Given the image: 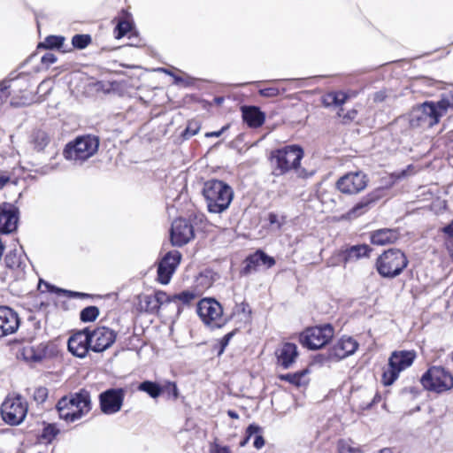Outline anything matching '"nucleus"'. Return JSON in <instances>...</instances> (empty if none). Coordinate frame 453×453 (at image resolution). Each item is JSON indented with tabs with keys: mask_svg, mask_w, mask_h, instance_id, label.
<instances>
[{
	"mask_svg": "<svg viewBox=\"0 0 453 453\" xmlns=\"http://www.w3.org/2000/svg\"><path fill=\"white\" fill-rule=\"evenodd\" d=\"M11 96L7 86H0V107L7 101Z\"/></svg>",
	"mask_w": 453,
	"mask_h": 453,
	"instance_id": "nucleus-52",
	"label": "nucleus"
},
{
	"mask_svg": "<svg viewBox=\"0 0 453 453\" xmlns=\"http://www.w3.org/2000/svg\"><path fill=\"white\" fill-rule=\"evenodd\" d=\"M182 255L179 250L168 251L159 261L157 270V280L166 285L170 282L173 273L181 261Z\"/></svg>",
	"mask_w": 453,
	"mask_h": 453,
	"instance_id": "nucleus-20",
	"label": "nucleus"
},
{
	"mask_svg": "<svg viewBox=\"0 0 453 453\" xmlns=\"http://www.w3.org/2000/svg\"><path fill=\"white\" fill-rule=\"evenodd\" d=\"M198 297H200L198 294L190 288L174 295H168V303H175L180 310V306H190Z\"/></svg>",
	"mask_w": 453,
	"mask_h": 453,
	"instance_id": "nucleus-32",
	"label": "nucleus"
},
{
	"mask_svg": "<svg viewBox=\"0 0 453 453\" xmlns=\"http://www.w3.org/2000/svg\"><path fill=\"white\" fill-rule=\"evenodd\" d=\"M28 411V404L25 398L18 395L7 396L1 405L3 420L11 426H17L23 422Z\"/></svg>",
	"mask_w": 453,
	"mask_h": 453,
	"instance_id": "nucleus-13",
	"label": "nucleus"
},
{
	"mask_svg": "<svg viewBox=\"0 0 453 453\" xmlns=\"http://www.w3.org/2000/svg\"><path fill=\"white\" fill-rule=\"evenodd\" d=\"M449 111H453V93L443 96L437 102L426 101L418 105L412 111L410 125L413 128H432Z\"/></svg>",
	"mask_w": 453,
	"mask_h": 453,
	"instance_id": "nucleus-1",
	"label": "nucleus"
},
{
	"mask_svg": "<svg viewBox=\"0 0 453 453\" xmlns=\"http://www.w3.org/2000/svg\"><path fill=\"white\" fill-rule=\"evenodd\" d=\"M202 195L207 211L215 214L226 211L234 199L232 187L218 179L206 180L203 185Z\"/></svg>",
	"mask_w": 453,
	"mask_h": 453,
	"instance_id": "nucleus-4",
	"label": "nucleus"
},
{
	"mask_svg": "<svg viewBox=\"0 0 453 453\" xmlns=\"http://www.w3.org/2000/svg\"><path fill=\"white\" fill-rule=\"evenodd\" d=\"M450 358H451V360L453 362V352L450 354Z\"/></svg>",
	"mask_w": 453,
	"mask_h": 453,
	"instance_id": "nucleus-64",
	"label": "nucleus"
},
{
	"mask_svg": "<svg viewBox=\"0 0 453 453\" xmlns=\"http://www.w3.org/2000/svg\"><path fill=\"white\" fill-rule=\"evenodd\" d=\"M217 273L210 268L201 271L196 277L191 288L201 296L207 289L212 287Z\"/></svg>",
	"mask_w": 453,
	"mask_h": 453,
	"instance_id": "nucleus-29",
	"label": "nucleus"
},
{
	"mask_svg": "<svg viewBox=\"0 0 453 453\" xmlns=\"http://www.w3.org/2000/svg\"><path fill=\"white\" fill-rule=\"evenodd\" d=\"M206 221L203 214H190L188 219L176 218L170 228V242L174 247H183L192 242L195 237V226Z\"/></svg>",
	"mask_w": 453,
	"mask_h": 453,
	"instance_id": "nucleus-7",
	"label": "nucleus"
},
{
	"mask_svg": "<svg viewBox=\"0 0 453 453\" xmlns=\"http://www.w3.org/2000/svg\"><path fill=\"white\" fill-rule=\"evenodd\" d=\"M49 395V390L45 387H38L35 389L33 394V399L39 404H42L46 402Z\"/></svg>",
	"mask_w": 453,
	"mask_h": 453,
	"instance_id": "nucleus-47",
	"label": "nucleus"
},
{
	"mask_svg": "<svg viewBox=\"0 0 453 453\" xmlns=\"http://www.w3.org/2000/svg\"><path fill=\"white\" fill-rule=\"evenodd\" d=\"M303 156V148L296 144L272 150L268 157L273 167L272 173L274 176H281L294 171L299 177L306 178L305 170L301 168Z\"/></svg>",
	"mask_w": 453,
	"mask_h": 453,
	"instance_id": "nucleus-3",
	"label": "nucleus"
},
{
	"mask_svg": "<svg viewBox=\"0 0 453 453\" xmlns=\"http://www.w3.org/2000/svg\"><path fill=\"white\" fill-rule=\"evenodd\" d=\"M436 144L443 150V153L447 154L449 158L453 159V130L438 138Z\"/></svg>",
	"mask_w": 453,
	"mask_h": 453,
	"instance_id": "nucleus-39",
	"label": "nucleus"
},
{
	"mask_svg": "<svg viewBox=\"0 0 453 453\" xmlns=\"http://www.w3.org/2000/svg\"><path fill=\"white\" fill-rule=\"evenodd\" d=\"M161 395H165L167 399L176 401L180 396L176 382L166 380L161 385Z\"/></svg>",
	"mask_w": 453,
	"mask_h": 453,
	"instance_id": "nucleus-42",
	"label": "nucleus"
},
{
	"mask_svg": "<svg viewBox=\"0 0 453 453\" xmlns=\"http://www.w3.org/2000/svg\"><path fill=\"white\" fill-rule=\"evenodd\" d=\"M98 147L97 136L80 135L65 145L63 153L66 159L85 161L96 153Z\"/></svg>",
	"mask_w": 453,
	"mask_h": 453,
	"instance_id": "nucleus-9",
	"label": "nucleus"
},
{
	"mask_svg": "<svg viewBox=\"0 0 453 453\" xmlns=\"http://www.w3.org/2000/svg\"><path fill=\"white\" fill-rule=\"evenodd\" d=\"M196 312L203 323L211 327L220 328L226 323L223 315V307L215 298H202L197 303Z\"/></svg>",
	"mask_w": 453,
	"mask_h": 453,
	"instance_id": "nucleus-11",
	"label": "nucleus"
},
{
	"mask_svg": "<svg viewBox=\"0 0 453 453\" xmlns=\"http://www.w3.org/2000/svg\"><path fill=\"white\" fill-rule=\"evenodd\" d=\"M350 98V95L344 91H330L325 93L321 98V104L325 108H339L336 116L340 119L342 125H349L356 120L358 111L356 109H350L344 112L342 105Z\"/></svg>",
	"mask_w": 453,
	"mask_h": 453,
	"instance_id": "nucleus-12",
	"label": "nucleus"
},
{
	"mask_svg": "<svg viewBox=\"0 0 453 453\" xmlns=\"http://www.w3.org/2000/svg\"><path fill=\"white\" fill-rule=\"evenodd\" d=\"M276 364L284 369H288L296 361L299 353L296 344L282 342L274 351Z\"/></svg>",
	"mask_w": 453,
	"mask_h": 453,
	"instance_id": "nucleus-24",
	"label": "nucleus"
},
{
	"mask_svg": "<svg viewBox=\"0 0 453 453\" xmlns=\"http://www.w3.org/2000/svg\"><path fill=\"white\" fill-rule=\"evenodd\" d=\"M5 270L0 273V280H17L23 276L26 263L17 250H10L4 257Z\"/></svg>",
	"mask_w": 453,
	"mask_h": 453,
	"instance_id": "nucleus-19",
	"label": "nucleus"
},
{
	"mask_svg": "<svg viewBox=\"0 0 453 453\" xmlns=\"http://www.w3.org/2000/svg\"><path fill=\"white\" fill-rule=\"evenodd\" d=\"M337 453H364L362 446L350 438H341L336 441Z\"/></svg>",
	"mask_w": 453,
	"mask_h": 453,
	"instance_id": "nucleus-37",
	"label": "nucleus"
},
{
	"mask_svg": "<svg viewBox=\"0 0 453 453\" xmlns=\"http://www.w3.org/2000/svg\"><path fill=\"white\" fill-rule=\"evenodd\" d=\"M29 142L35 150L42 152L50 142V136L42 128H34L29 135Z\"/></svg>",
	"mask_w": 453,
	"mask_h": 453,
	"instance_id": "nucleus-31",
	"label": "nucleus"
},
{
	"mask_svg": "<svg viewBox=\"0 0 453 453\" xmlns=\"http://www.w3.org/2000/svg\"><path fill=\"white\" fill-rule=\"evenodd\" d=\"M91 35L88 34H77L72 38V46L77 50H83L91 44Z\"/></svg>",
	"mask_w": 453,
	"mask_h": 453,
	"instance_id": "nucleus-43",
	"label": "nucleus"
},
{
	"mask_svg": "<svg viewBox=\"0 0 453 453\" xmlns=\"http://www.w3.org/2000/svg\"><path fill=\"white\" fill-rule=\"evenodd\" d=\"M420 382L425 389L443 394L453 388V375L442 366L433 365L423 373Z\"/></svg>",
	"mask_w": 453,
	"mask_h": 453,
	"instance_id": "nucleus-10",
	"label": "nucleus"
},
{
	"mask_svg": "<svg viewBox=\"0 0 453 453\" xmlns=\"http://www.w3.org/2000/svg\"><path fill=\"white\" fill-rule=\"evenodd\" d=\"M401 237L398 228H380L369 233V240L372 245L386 246L397 242Z\"/></svg>",
	"mask_w": 453,
	"mask_h": 453,
	"instance_id": "nucleus-26",
	"label": "nucleus"
},
{
	"mask_svg": "<svg viewBox=\"0 0 453 453\" xmlns=\"http://www.w3.org/2000/svg\"><path fill=\"white\" fill-rule=\"evenodd\" d=\"M19 326L18 313L8 306L0 305V338L15 333Z\"/></svg>",
	"mask_w": 453,
	"mask_h": 453,
	"instance_id": "nucleus-23",
	"label": "nucleus"
},
{
	"mask_svg": "<svg viewBox=\"0 0 453 453\" xmlns=\"http://www.w3.org/2000/svg\"><path fill=\"white\" fill-rule=\"evenodd\" d=\"M258 94L264 97H276L280 94V91L277 87H268L260 88Z\"/></svg>",
	"mask_w": 453,
	"mask_h": 453,
	"instance_id": "nucleus-49",
	"label": "nucleus"
},
{
	"mask_svg": "<svg viewBox=\"0 0 453 453\" xmlns=\"http://www.w3.org/2000/svg\"><path fill=\"white\" fill-rule=\"evenodd\" d=\"M242 117L243 122L250 128H258L265 121V114L257 106H242Z\"/></svg>",
	"mask_w": 453,
	"mask_h": 453,
	"instance_id": "nucleus-30",
	"label": "nucleus"
},
{
	"mask_svg": "<svg viewBox=\"0 0 453 453\" xmlns=\"http://www.w3.org/2000/svg\"><path fill=\"white\" fill-rule=\"evenodd\" d=\"M233 314L234 315H242L243 319L246 322H250L251 320L252 310H251L250 304L247 302L243 301L240 303L235 304L234 311H233Z\"/></svg>",
	"mask_w": 453,
	"mask_h": 453,
	"instance_id": "nucleus-44",
	"label": "nucleus"
},
{
	"mask_svg": "<svg viewBox=\"0 0 453 453\" xmlns=\"http://www.w3.org/2000/svg\"><path fill=\"white\" fill-rule=\"evenodd\" d=\"M57 61V57L53 53H45L41 59L42 64L49 66Z\"/></svg>",
	"mask_w": 453,
	"mask_h": 453,
	"instance_id": "nucleus-51",
	"label": "nucleus"
},
{
	"mask_svg": "<svg viewBox=\"0 0 453 453\" xmlns=\"http://www.w3.org/2000/svg\"><path fill=\"white\" fill-rule=\"evenodd\" d=\"M116 27L114 28V36L116 39L130 36L134 30V21L132 14L126 9H122L119 16L114 19Z\"/></svg>",
	"mask_w": 453,
	"mask_h": 453,
	"instance_id": "nucleus-27",
	"label": "nucleus"
},
{
	"mask_svg": "<svg viewBox=\"0 0 453 453\" xmlns=\"http://www.w3.org/2000/svg\"><path fill=\"white\" fill-rule=\"evenodd\" d=\"M137 390L146 393L153 399L161 395V384L152 380H143L137 386Z\"/></svg>",
	"mask_w": 453,
	"mask_h": 453,
	"instance_id": "nucleus-38",
	"label": "nucleus"
},
{
	"mask_svg": "<svg viewBox=\"0 0 453 453\" xmlns=\"http://www.w3.org/2000/svg\"><path fill=\"white\" fill-rule=\"evenodd\" d=\"M211 453H230V450L227 447L217 446Z\"/></svg>",
	"mask_w": 453,
	"mask_h": 453,
	"instance_id": "nucleus-60",
	"label": "nucleus"
},
{
	"mask_svg": "<svg viewBox=\"0 0 453 453\" xmlns=\"http://www.w3.org/2000/svg\"><path fill=\"white\" fill-rule=\"evenodd\" d=\"M380 401H381V395L379 392H377L374 395L372 402L370 403H368L365 409H370L372 405L379 403Z\"/></svg>",
	"mask_w": 453,
	"mask_h": 453,
	"instance_id": "nucleus-57",
	"label": "nucleus"
},
{
	"mask_svg": "<svg viewBox=\"0 0 453 453\" xmlns=\"http://www.w3.org/2000/svg\"><path fill=\"white\" fill-rule=\"evenodd\" d=\"M93 408L91 393L85 388L69 392L56 404L58 418L67 424L74 423L87 416Z\"/></svg>",
	"mask_w": 453,
	"mask_h": 453,
	"instance_id": "nucleus-2",
	"label": "nucleus"
},
{
	"mask_svg": "<svg viewBox=\"0 0 453 453\" xmlns=\"http://www.w3.org/2000/svg\"><path fill=\"white\" fill-rule=\"evenodd\" d=\"M165 303H168V294L163 290H157L154 295H138L134 308L139 313L157 314Z\"/></svg>",
	"mask_w": 453,
	"mask_h": 453,
	"instance_id": "nucleus-17",
	"label": "nucleus"
},
{
	"mask_svg": "<svg viewBox=\"0 0 453 453\" xmlns=\"http://www.w3.org/2000/svg\"><path fill=\"white\" fill-rule=\"evenodd\" d=\"M387 94L385 91H378L373 94L372 100L374 103H382L386 100Z\"/></svg>",
	"mask_w": 453,
	"mask_h": 453,
	"instance_id": "nucleus-55",
	"label": "nucleus"
},
{
	"mask_svg": "<svg viewBox=\"0 0 453 453\" xmlns=\"http://www.w3.org/2000/svg\"><path fill=\"white\" fill-rule=\"evenodd\" d=\"M28 104V99L26 96H21L20 98L12 97L11 104L13 106H22Z\"/></svg>",
	"mask_w": 453,
	"mask_h": 453,
	"instance_id": "nucleus-54",
	"label": "nucleus"
},
{
	"mask_svg": "<svg viewBox=\"0 0 453 453\" xmlns=\"http://www.w3.org/2000/svg\"><path fill=\"white\" fill-rule=\"evenodd\" d=\"M287 217L282 215L280 218L274 212H270L267 220L272 226H276L279 229L286 223Z\"/></svg>",
	"mask_w": 453,
	"mask_h": 453,
	"instance_id": "nucleus-48",
	"label": "nucleus"
},
{
	"mask_svg": "<svg viewBox=\"0 0 453 453\" xmlns=\"http://www.w3.org/2000/svg\"><path fill=\"white\" fill-rule=\"evenodd\" d=\"M417 357L414 349L394 350L388 357V364L382 368L380 382L389 387L399 378L402 372L410 368Z\"/></svg>",
	"mask_w": 453,
	"mask_h": 453,
	"instance_id": "nucleus-6",
	"label": "nucleus"
},
{
	"mask_svg": "<svg viewBox=\"0 0 453 453\" xmlns=\"http://www.w3.org/2000/svg\"><path fill=\"white\" fill-rule=\"evenodd\" d=\"M409 265L404 251L397 248L383 250L375 259L374 268L384 279H395L401 275Z\"/></svg>",
	"mask_w": 453,
	"mask_h": 453,
	"instance_id": "nucleus-5",
	"label": "nucleus"
},
{
	"mask_svg": "<svg viewBox=\"0 0 453 453\" xmlns=\"http://www.w3.org/2000/svg\"><path fill=\"white\" fill-rule=\"evenodd\" d=\"M11 180L10 174L6 173H0V189H2Z\"/></svg>",
	"mask_w": 453,
	"mask_h": 453,
	"instance_id": "nucleus-56",
	"label": "nucleus"
},
{
	"mask_svg": "<svg viewBox=\"0 0 453 453\" xmlns=\"http://www.w3.org/2000/svg\"><path fill=\"white\" fill-rule=\"evenodd\" d=\"M226 413H227L228 417H230L233 419L239 418V414L235 411L228 410Z\"/></svg>",
	"mask_w": 453,
	"mask_h": 453,
	"instance_id": "nucleus-61",
	"label": "nucleus"
},
{
	"mask_svg": "<svg viewBox=\"0 0 453 453\" xmlns=\"http://www.w3.org/2000/svg\"><path fill=\"white\" fill-rule=\"evenodd\" d=\"M60 434V430L54 423H43L41 433L37 435V442L39 444H51L57 436Z\"/></svg>",
	"mask_w": 453,
	"mask_h": 453,
	"instance_id": "nucleus-34",
	"label": "nucleus"
},
{
	"mask_svg": "<svg viewBox=\"0 0 453 453\" xmlns=\"http://www.w3.org/2000/svg\"><path fill=\"white\" fill-rule=\"evenodd\" d=\"M88 327L93 352H104L116 342L118 334L115 330L104 326H97L93 329Z\"/></svg>",
	"mask_w": 453,
	"mask_h": 453,
	"instance_id": "nucleus-18",
	"label": "nucleus"
},
{
	"mask_svg": "<svg viewBox=\"0 0 453 453\" xmlns=\"http://www.w3.org/2000/svg\"><path fill=\"white\" fill-rule=\"evenodd\" d=\"M25 351L30 353L29 356L26 357L27 359H29V360L35 361V362H38V361H41L42 359V356L40 355V354H38V355L35 354V349L32 347L27 349H26Z\"/></svg>",
	"mask_w": 453,
	"mask_h": 453,
	"instance_id": "nucleus-53",
	"label": "nucleus"
},
{
	"mask_svg": "<svg viewBox=\"0 0 453 453\" xmlns=\"http://www.w3.org/2000/svg\"><path fill=\"white\" fill-rule=\"evenodd\" d=\"M200 128H201V124L198 121L190 120V121H188L185 130L182 132L181 136L184 139H189L190 137L198 134Z\"/></svg>",
	"mask_w": 453,
	"mask_h": 453,
	"instance_id": "nucleus-46",
	"label": "nucleus"
},
{
	"mask_svg": "<svg viewBox=\"0 0 453 453\" xmlns=\"http://www.w3.org/2000/svg\"><path fill=\"white\" fill-rule=\"evenodd\" d=\"M70 296H73V297H79V298H89V297H92L93 296L90 295V294H86V293H81V292H73L71 291L70 292Z\"/></svg>",
	"mask_w": 453,
	"mask_h": 453,
	"instance_id": "nucleus-58",
	"label": "nucleus"
},
{
	"mask_svg": "<svg viewBox=\"0 0 453 453\" xmlns=\"http://www.w3.org/2000/svg\"><path fill=\"white\" fill-rule=\"evenodd\" d=\"M255 435L253 445L256 449H261L265 441L262 435V429L261 427L257 424H250L245 431V437L243 440H242L239 443L240 447H244L251 436Z\"/></svg>",
	"mask_w": 453,
	"mask_h": 453,
	"instance_id": "nucleus-33",
	"label": "nucleus"
},
{
	"mask_svg": "<svg viewBox=\"0 0 453 453\" xmlns=\"http://www.w3.org/2000/svg\"><path fill=\"white\" fill-rule=\"evenodd\" d=\"M19 210L11 203H0V233L10 234L17 229Z\"/></svg>",
	"mask_w": 453,
	"mask_h": 453,
	"instance_id": "nucleus-22",
	"label": "nucleus"
},
{
	"mask_svg": "<svg viewBox=\"0 0 453 453\" xmlns=\"http://www.w3.org/2000/svg\"><path fill=\"white\" fill-rule=\"evenodd\" d=\"M334 327L324 323L304 328L298 336L300 344L310 350H318L326 346L334 336Z\"/></svg>",
	"mask_w": 453,
	"mask_h": 453,
	"instance_id": "nucleus-8",
	"label": "nucleus"
},
{
	"mask_svg": "<svg viewBox=\"0 0 453 453\" xmlns=\"http://www.w3.org/2000/svg\"><path fill=\"white\" fill-rule=\"evenodd\" d=\"M275 263V259L273 257L268 256L261 250H257L254 253L250 254L244 260L245 265L242 268V273L245 275L250 274L251 272L257 271L260 265L271 268Z\"/></svg>",
	"mask_w": 453,
	"mask_h": 453,
	"instance_id": "nucleus-25",
	"label": "nucleus"
},
{
	"mask_svg": "<svg viewBox=\"0 0 453 453\" xmlns=\"http://www.w3.org/2000/svg\"><path fill=\"white\" fill-rule=\"evenodd\" d=\"M307 373V370L299 371L293 373L280 374L279 379L282 381H287L297 388L306 384L303 379Z\"/></svg>",
	"mask_w": 453,
	"mask_h": 453,
	"instance_id": "nucleus-40",
	"label": "nucleus"
},
{
	"mask_svg": "<svg viewBox=\"0 0 453 453\" xmlns=\"http://www.w3.org/2000/svg\"><path fill=\"white\" fill-rule=\"evenodd\" d=\"M369 178L362 171L349 172L338 178L334 188L345 196H352L363 192L368 186Z\"/></svg>",
	"mask_w": 453,
	"mask_h": 453,
	"instance_id": "nucleus-14",
	"label": "nucleus"
},
{
	"mask_svg": "<svg viewBox=\"0 0 453 453\" xmlns=\"http://www.w3.org/2000/svg\"><path fill=\"white\" fill-rule=\"evenodd\" d=\"M174 78H175V81L176 82H179V81H182V79L178 77V76H175Z\"/></svg>",
	"mask_w": 453,
	"mask_h": 453,
	"instance_id": "nucleus-63",
	"label": "nucleus"
},
{
	"mask_svg": "<svg viewBox=\"0 0 453 453\" xmlns=\"http://www.w3.org/2000/svg\"><path fill=\"white\" fill-rule=\"evenodd\" d=\"M359 343L349 335L341 336L326 350V360L328 362H339L351 355L358 349Z\"/></svg>",
	"mask_w": 453,
	"mask_h": 453,
	"instance_id": "nucleus-16",
	"label": "nucleus"
},
{
	"mask_svg": "<svg viewBox=\"0 0 453 453\" xmlns=\"http://www.w3.org/2000/svg\"><path fill=\"white\" fill-rule=\"evenodd\" d=\"M68 350L75 357L83 358L89 350H92V343L88 334V327L72 333L67 342Z\"/></svg>",
	"mask_w": 453,
	"mask_h": 453,
	"instance_id": "nucleus-21",
	"label": "nucleus"
},
{
	"mask_svg": "<svg viewBox=\"0 0 453 453\" xmlns=\"http://www.w3.org/2000/svg\"><path fill=\"white\" fill-rule=\"evenodd\" d=\"M374 202V199L369 196L363 197L358 203H357L350 210H349L345 215L346 219H353L363 214H365L369 206Z\"/></svg>",
	"mask_w": 453,
	"mask_h": 453,
	"instance_id": "nucleus-36",
	"label": "nucleus"
},
{
	"mask_svg": "<svg viewBox=\"0 0 453 453\" xmlns=\"http://www.w3.org/2000/svg\"><path fill=\"white\" fill-rule=\"evenodd\" d=\"M373 249L366 244H357L345 248L341 251V256L345 263L357 261L362 258H369Z\"/></svg>",
	"mask_w": 453,
	"mask_h": 453,
	"instance_id": "nucleus-28",
	"label": "nucleus"
},
{
	"mask_svg": "<svg viewBox=\"0 0 453 453\" xmlns=\"http://www.w3.org/2000/svg\"><path fill=\"white\" fill-rule=\"evenodd\" d=\"M444 237V245L449 255L453 257V219L451 222L440 229Z\"/></svg>",
	"mask_w": 453,
	"mask_h": 453,
	"instance_id": "nucleus-41",
	"label": "nucleus"
},
{
	"mask_svg": "<svg viewBox=\"0 0 453 453\" xmlns=\"http://www.w3.org/2000/svg\"><path fill=\"white\" fill-rule=\"evenodd\" d=\"M99 316V309L96 306H88L81 311L80 319L82 322H94Z\"/></svg>",
	"mask_w": 453,
	"mask_h": 453,
	"instance_id": "nucleus-45",
	"label": "nucleus"
},
{
	"mask_svg": "<svg viewBox=\"0 0 453 453\" xmlns=\"http://www.w3.org/2000/svg\"><path fill=\"white\" fill-rule=\"evenodd\" d=\"M227 128V127H223L219 131H216V132H211V133H207L205 135L207 137H219L220 136L223 132Z\"/></svg>",
	"mask_w": 453,
	"mask_h": 453,
	"instance_id": "nucleus-59",
	"label": "nucleus"
},
{
	"mask_svg": "<svg viewBox=\"0 0 453 453\" xmlns=\"http://www.w3.org/2000/svg\"><path fill=\"white\" fill-rule=\"evenodd\" d=\"M236 330H233L226 334H225L220 340H219V355H221L226 347L228 345L230 340L232 337L235 334Z\"/></svg>",
	"mask_w": 453,
	"mask_h": 453,
	"instance_id": "nucleus-50",
	"label": "nucleus"
},
{
	"mask_svg": "<svg viewBox=\"0 0 453 453\" xmlns=\"http://www.w3.org/2000/svg\"><path fill=\"white\" fill-rule=\"evenodd\" d=\"M126 393L123 388H111L101 392L98 395L101 412L105 415L119 412L124 404Z\"/></svg>",
	"mask_w": 453,
	"mask_h": 453,
	"instance_id": "nucleus-15",
	"label": "nucleus"
},
{
	"mask_svg": "<svg viewBox=\"0 0 453 453\" xmlns=\"http://www.w3.org/2000/svg\"><path fill=\"white\" fill-rule=\"evenodd\" d=\"M65 38L62 35H48L43 42H39L38 49L52 50L57 49L62 52L71 51V48H65Z\"/></svg>",
	"mask_w": 453,
	"mask_h": 453,
	"instance_id": "nucleus-35",
	"label": "nucleus"
},
{
	"mask_svg": "<svg viewBox=\"0 0 453 453\" xmlns=\"http://www.w3.org/2000/svg\"><path fill=\"white\" fill-rule=\"evenodd\" d=\"M378 453H393L390 448H383Z\"/></svg>",
	"mask_w": 453,
	"mask_h": 453,
	"instance_id": "nucleus-62",
	"label": "nucleus"
}]
</instances>
